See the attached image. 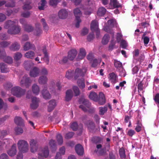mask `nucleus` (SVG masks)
Masks as SVG:
<instances>
[{"mask_svg":"<svg viewBox=\"0 0 159 159\" xmlns=\"http://www.w3.org/2000/svg\"><path fill=\"white\" fill-rule=\"evenodd\" d=\"M18 20L17 19L13 20H7L4 23V28L7 30V33L11 35L18 34L20 31L21 29L18 25Z\"/></svg>","mask_w":159,"mask_h":159,"instance_id":"1","label":"nucleus"},{"mask_svg":"<svg viewBox=\"0 0 159 159\" xmlns=\"http://www.w3.org/2000/svg\"><path fill=\"white\" fill-rule=\"evenodd\" d=\"M89 98L95 102H98L100 105H103L106 102L105 97L104 94L100 92L99 93V98L97 94L94 92H91L89 95Z\"/></svg>","mask_w":159,"mask_h":159,"instance_id":"2","label":"nucleus"},{"mask_svg":"<svg viewBox=\"0 0 159 159\" xmlns=\"http://www.w3.org/2000/svg\"><path fill=\"white\" fill-rule=\"evenodd\" d=\"M17 144L20 153H24L28 151L29 145L27 141L24 140H20Z\"/></svg>","mask_w":159,"mask_h":159,"instance_id":"3","label":"nucleus"},{"mask_svg":"<svg viewBox=\"0 0 159 159\" xmlns=\"http://www.w3.org/2000/svg\"><path fill=\"white\" fill-rule=\"evenodd\" d=\"M11 92L13 95L19 98L25 94V90L17 86L13 88Z\"/></svg>","mask_w":159,"mask_h":159,"instance_id":"4","label":"nucleus"},{"mask_svg":"<svg viewBox=\"0 0 159 159\" xmlns=\"http://www.w3.org/2000/svg\"><path fill=\"white\" fill-rule=\"evenodd\" d=\"M79 107L85 112L88 111L93 113L95 111L94 108L91 107L90 104L87 101L84 102Z\"/></svg>","mask_w":159,"mask_h":159,"instance_id":"5","label":"nucleus"},{"mask_svg":"<svg viewBox=\"0 0 159 159\" xmlns=\"http://www.w3.org/2000/svg\"><path fill=\"white\" fill-rule=\"evenodd\" d=\"M32 82V80L27 75L24 76L20 81V85L22 87L28 88Z\"/></svg>","mask_w":159,"mask_h":159,"instance_id":"6","label":"nucleus"},{"mask_svg":"<svg viewBox=\"0 0 159 159\" xmlns=\"http://www.w3.org/2000/svg\"><path fill=\"white\" fill-rule=\"evenodd\" d=\"M107 22L109 26H104L103 29L105 31L113 35L114 33L112 30L110 28V27H112L116 25V21L115 20L111 19L108 20Z\"/></svg>","mask_w":159,"mask_h":159,"instance_id":"7","label":"nucleus"},{"mask_svg":"<svg viewBox=\"0 0 159 159\" xmlns=\"http://www.w3.org/2000/svg\"><path fill=\"white\" fill-rule=\"evenodd\" d=\"M74 14L75 17L76 21L75 26L77 28H79L80 26V23L81 21L80 17L82 15V13L79 8H77L74 10Z\"/></svg>","mask_w":159,"mask_h":159,"instance_id":"8","label":"nucleus"},{"mask_svg":"<svg viewBox=\"0 0 159 159\" xmlns=\"http://www.w3.org/2000/svg\"><path fill=\"white\" fill-rule=\"evenodd\" d=\"M87 71L86 67L83 68L82 69L77 68L75 70V78L77 79L79 77L83 76Z\"/></svg>","mask_w":159,"mask_h":159,"instance_id":"9","label":"nucleus"},{"mask_svg":"<svg viewBox=\"0 0 159 159\" xmlns=\"http://www.w3.org/2000/svg\"><path fill=\"white\" fill-rule=\"evenodd\" d=\"M78 52L75 49H72L68 52V57L69 60L71 61L74 60L77 55Z\"/></svg>","mask_w":159,"mask_h":159,"instance_id":"10","label":"nucleus"},{"mask_svg":"<svg viewBox=\"0 0 159 159\" xmlns=\"http://www.w3.org/2000/svg\"><path fill=\"white\" fill-rule=\"evenodd\" d=\"M49 154V151L48 148H45L38 154V158L39 159H43L44 158L47 157Z\"/></svg>","mask_w":159,"mask_h":159,"instance_id":"11","label":"nucleus"},{"mask_svg":"<svg viewBox=\"0 0 159 159\" xmlns=\"http://www.w3.org/2000/svg\"><path fill=\"white\" fill-rule=\"evenodd\" d=\"M39 69L38 67H35L31 70L29 75L31 77L35 78L39 75Z\"/></svg>","mask_w":159,"mask_h":159,"instance_id":"12","label":"nucleus"},{"mask_svg":"<svg viewBox=\"0 0 159 159\" xmlns=\"http://www.w3.org/2000/svg\"><path fill=\"white\" fill-rule=\"evenodd\" d=\"M68 15L67 11L65 9L60 10L58 14V17L61 19H64L67 18Z\"/></svg>","mask_w":159,"mask_h":159,"instance_id":"13","label":"nucleus"},{"mask_svg":"<svg viewBox=\"0 0 159 159\" xmlns=\"http://www.w3.org/2000/svg\"><path fill=\"white\" fill-rule=\"evenodd\" d=\"M39 99L34 97L32 98V103L30 106L31 108L34 109H36L39 106Z\"/></svg>","mask_w":159,"mask_h":159,"instance_id":"14","label":"nucleus"},{"mask_svg":"<svg viewBox=\"0 0 159 159\" xmlns=\"http://www.w3.org/2000/svg\"><path fill=\"white\" fill-rule=\"evenodd\" d=\"M86 55V52L85 50L83 48H80L77 57L76 58V60L79 61L83 59Z\"/></svg>","mask_w":159,"mask_h":159,"instance_id":"15","label":"nucleus"},{"mask_svg":"<svg viewBox=\"0 0 159 159\" xmlns=\"http://www.w3.org/2000/svg\"><path fill=\"white\" fill-rule=\"evenodd\" d=\"M20 48V44L17 42H15L13 43L9 47L10 50L16 51L18 50Z\"/></svg>","mask_w":159,"mask_h":159,"instance_id":"16","label":"nucleus"},{"mask_svg":"<svg viewBox=\"0 0 159 159\" xmlns=\"http://www.w3.org/2000/svg\"><path fill=\"white\" fill-rule=\"evenodd\" d=\"M73 97L72 91L70 89H69L66 91L65 98V100L66 101H69L71 100Z\"/></svg>","mask_w":159,"mask_h":159,"instance_id":"17","label":"nucleus"},{"mask_svg":"<svg viewBox=\"0 0 159 159\" xmlns=\"http://www.w3.org/2000/svg\"><path fill=\"white\" fill-rule=\"evenodd\" d=\"M48 81V78L46 76L41 75L38 80V83L40 84H45Z\"/></svg>","mask_w":159,"mask_h":159,"instance_id":"18","label":"nucleus"},{"mask_svg":"<svg viewBox=\"0 0 159 159\" xmlns=\"http://www.w3.org/2000/svg\"><path fill=\"white\" fill-rule=\"evenodd\" d=\"M75 150L77 154L79 155H83L84 151L83 147L80 144H77L75 147Z\"/></svg>","mask_w":159,"mask_h":159,"instance_id":"19","label":"nucleus"},{"mask_svg":"<svg viewBox=\"0 0 159 159\" xmlns=\"http://www.w3.org/2000/svg\"><path fill=\"white\" fill-rule=\"evenodd\" d=\"M108 78L109 80L113 84H115L117 81V76L114 73L109 74Z\"/></svg>","mask_w":159,"mask_h":159,"instance_id":"20","label":"nucleus"},{"mask_svg":"<svg viewBox=\"0 0 159 159\" xmlns=\"http://www.w3.org/2000/svg\"><path fill=\"white\" fill-rule=\"evenodd\" d=\"M16 144H13L11 148L8 151V154L11 156L15 155L16 153Z\"/></svg>","mask_w":159,"mask_h":159,"instance_id":"21","label":"nucleus"},{"mask_svg":"<svg viewBox=\"0 0 159 159\" xmlns=\"http://www.w3.org/2000/svg\"><path fill=\"white\" fill-rule=\"evenodd\" d=\"M86 126L88 129L91 131H93L94 130L95 127L94 123L91 120H89L85 124Z\"/></svg>","mask_w":159,"mask_h":159,"instance_id":"22","label":"nucleus"},{"mask_svg":"<svg viewBox=\"0 0 159 159\" xmlns=\"http://www.w3.org/2000/svg\"><path fill=\"white\" fill-rule=\"evenodd\" d=\"M35 47L34 44H31L29 42H26L24 46V49L25 51H26L30 49H34Z\"/></svg>","mask_w":159,"mask_h":159,"instance_id":"23","label":"nucleus"},{"mask_svg":"<svg viewBox=\"0 0 159 159\" xmlns=\"http://www.w3.org/2000/svg\"><path fill=\"white\" fill-rule=\"evenodd\" d=\"M32 89L34 94L36 95L39 94L40 92V88L37 84H33L32 87Z\"/></svg>","mask_w":159,"mask_h":159,"instance_id":"24","label":"nucleus"},{"mask_svg":"<svg viewBox=\"0 0 159 159\" xmlns=\"http://www.w3.org/2000/svg\"><path fill=\"white\" fill-rule=\"evenodd\" d=\"M24 67L26 70H29L33 66L34 64L30 61H25L23 64Z\"/></svg>","mask_w":159,"mask_h":159,"instance_id":"25","label":"nucleus"},{"mask_svg":"<svg viewBox=\"0 0 159 159\" xmlns=\"http://www.w3.org/2000/svg\"><path fill=\"white\" fill-rule=\"evenodd\" d=\"M56 106V101L54 100H51L49 102V104L48 106V111L50 112L52 111Z\"/></svg>","mask_w":159,"mask_h":159,"instance_id":"26","label":"nucleus"},{"mask_svg":"<svg viewBox=\"0 0 159 159\" xmlns=\"http://www.w3.org/2000/svg\"><path fill=\"white\" fill-rule=\"evenodd\" d=\"M35 56V52L33 51H30L26 52L24 56L27 58L33 59L34 57Z\"/></svg>","mask_w":159,"mask_h":159,"instance_id":"27","label":"nucleus"},{"mask_svg":"<svg viewBox=\"0 0 159 159\" xmlns=\"http://www.w3.org/2000/svg\"><path fill=\"white\" fill-rule=\"evenodd\" d=\"M91 29L92 31H94L98 29V25L97 21L93 20L91 22Z\"/></svg>","mask_w":159,"mask_h":159,"instance_id":"28","label":"nucleus"},{"mask_svg":"<svg viewBox=\"0 0 159 159\" xmlns=\"http://www.w3.org/2000/svg\"><path fill=\"white\" fill-rule=\"evenodd\" d=\"M36 143V141L34 139L31 140L30 142L31 151L32 152H34L37 150V147L35 145Z\"/></svg>","mask_w":159,"mask_h":159,"instance_id":"29","label":"nucleus"},{"mask_svg":"<svg viewBox=\"0 0 159 159\" xmlns=\"http://www.w3.org/2000/svg\"><path fill=\"white\" fill-rule=\"evenodd\" d=\"M110 4L111 8H116L120 7V4L117 1V0H110Z\"/></svg>","mask_w":159,"mask_h":159,"instance_id":"30","label":"nucleus"},{"mask_svg":"<svg viewBox=\"0 0 159 159\" xmlns=\"http://www.w3.org/2000/svg\"><path fill=\"white\" fill-rule=\"evenodd\" d=\"M110 37L109 35L107 34H105L102 38V43L104 45H106L109 41Z\"/></svg>","mask_w":159,"mask_h":159,"instance_id":"31","label":"nucleus"},{"mask_svg":"<svg viewBox=\"0 0 159 159\" xmlns=\"http://www.w3.org/2000/svg\"><path fill=\"white\" fill-rule=\"evenodd\" d=\"M47 3L45 0H41L39 4L38 8L40 10H43L45 7Z\"/></svg>","mask_w":159,"mask_h":159,"instance_id":"32","label":"nucleus"},{"mask_svg":"<svg viewBox=\"0 0 159 159\" xmlns=\"http://www.w3.org/2000/svg\"><path fill=\"white\" fill-rule=\"evenodd\" d=\"M77 84L80 88L83 89L85 87L84 79L83 78L80 79H78Z\"/></svg>","mask_w":159,"mask_h":159,"instance_id":"33","label":"nucleus"},{"mask_svg":"<svg viewBox=\"0 0 159 159\" xmlns=\"http://www.w3.org/2000/svg\"><path fill=\"white\" fill-rule=\"evenodd\" d=\"M1 72L2 73H7L9 71L7 66L4 63H1L0 64Z\"/></svg>","mask_w":159,"mask_h":159,"instance_id":"34","label":"nucleus"},{"mask_svg":"<svg viewBox=\"0 0 159 159\" xmlns=\"http://www.w3.org/2000/svg\"><path fill=\"white\" fill-rule=\"evenodd\" d=\"M42 94L43 97L45 99H48L51 98L50 93L47 90H43L42 91Z\"/></svg>","mask_w":159,"mask_h":159,"instance_id":"35","label":"nucleus"},{"mask_svg":"<svg viewBox=\"0 0 159 159\" xmlns=\"http://www.w3.org/2000/svg\"><path fill=\"white\" fill-rule=\"evenodd\" d=\"M14 121L15 123L18 125H21L23 122V120L20 117H15L14 119Z\"/></svg>","mask_w":159,"mask_h":159,"instance_id":"36","label":"nucleus"},{"mask_svg":"<svg viewBox=\"0 0 159 159\" xmlns=\"http://www.w3.org/2000/svg\"><path fill=\"white\" fill-rule=\"evenodd\" d=\"M106 11V9L103 7L99 8L97 12V14L99 16H102L104 15Z\"/></svg>","mask_w":159,"mask_h":159,"instance_id":"37","label":"nucleus"},{"mask_svg":"<svg viewBox=\"0 0 159 159\" xmlns=\"http://www.w3.org/2000/svg\"><path fill=\"white\" fill-rule=\"evenodd\" d=\"M31 2L30 1H27L26 2L24 6H23V9L25 10H29L32 8V6L30 5Z\"/></svg>","mask_w":159,"mask_h":159,"instance_id":"38","label":"nucleus"},{"mask_svg":"<svg viewBox=\"0 0 159 159\" xmlns=\"http://www.w3.org/2000/svg\"><path fill=\"white\" fill-rule=\"evenodd\" d=\"M101 62V59L99 58L98 59H93V62L92 64V66L93 67H96Z\"/></svg>","mask_w":159,"mask_h":159,"instance_id":"39","label":"nucleus"},{"mask_svg":"<svg viewBox=\"0 0 159 159\" xmlns=\"http://www.w3.org/2000/svg\"><path fill=\"white\" fill-rule=\"evenodd\" d=\"M99 114L101 115H103L107 110V107L106 106L103 107H99Z\"/></svg>","mask_w":159,"mask_h":159,"instance_id":"40","label":"nucleus"},{"mask_svg":"<svg viewBox=\"0 0 159 159\" xmlns=\"http://www.w3.org/2000/svg\"><path fill=\"white\" fill-rule=\"evenodd\" d=\"M7 108V104L6 103H4L3 100L0 98V110L3 109L4 110H6Z\"/></svg>","mask_w":159,"mask_h":159,"instance_id":"41","label":"nucleus"},{"mask_svg":"<svg viewBox=\"0 0 159 159\" xmlns=\"http://www.w3.org/2000/svg\"><path fill=\"white\" fill-rule=\"evenodd\" d=\"M25 30L28 32L32 31L33 30V28L30 25H25L24 27Z\"/></svg>","mask_w":159,"mask_h":159,"instance_id":"42","label":"nucleus"},{"mask_svg":"<svg viewBox=\"0 0 159 159\" xmlns=\"http://www.w3.org/2000/svg\"><path fill=\"white\" fill-rule=\"evenodd\" d=\"M74 74L73 70H68L66 73V76L68 79L71 78L73 76Z\"/></svg>","mask_w":159,"mask_h":159,"instance_id":"43","label":"nucleus"},{"mask_svg":"<svg viewBox=\"0 0 159 159\" xmlns=\"http://www.w3.org/2000/svg\"><path fill=\"white\" fill-rule=\"evenodd\" d=\"M5 6L7 7H14L15 6L14 2L12 0H10L5 4Z\"/></svg>","mask_w":159,"mask_h":159,"instance_id":"44","label":"nucleus"},{"mask_svg":"<svg viewBox=\"0 0 159 159\" xmlns=\"http://www.w3.org/2000/svg\"><path fill=\"white\" fill-rule=\"evenodd\" d=\"M11 44L10 41H4L0 43V46L2 48H6Z\"/></svg>","mask_w":159,"mask_h":159,"instance_id":"45","label":"nucleus"},{"mask_svg":"<svg viewBox=\"0 0 159 159\" xmlns=\"http://www.w3.org/2000/svg\"><path fill=\"white\" fill-rule=\"evenodd\" d=\"M114 65L115 67L118 70L120 68L123 67L121 62L116 60H114Z\"/></svg>","mask_w":159,"mask_h":159,"instance_id":"46","label":"nucleus"},{"mask_svg":"<svg viewBox=\"0 0 159 159\" xmlns=\"http://www.w3.org/2000/svg\"><path fill=\"white\" fill-rule=\"evenodd\" d=\"M22 57V54L20 52H17L15 53L14 57L15 60L18 61Z\"/></svg>","mask_w":159,"mask_h":159,"instance_id":"47","label":"nucleus"},{"mask_svg":"<svg viewBox=\"0 0 159 159\" xmlns=\"http://www.w3.org/2000/svg\"><path fill=\"white\" fill-rule=\"evenodd\" d=\"M41 75L46 76H47L48 74V71L45 68H43L40 70Z\"/></svg>","mask_w":159,"mask_h":159,"instance_id":"48","label":"nucleus"},{"mask_svg":"<svg viewBox=\"0 0 159 159\" xmlns=\"http://www.w3.org/2000/svg\"><path fill=\"white\" fill-rule=\"evenodd\" d=\"M3 60L6 63L9 64L12 63L13 62V59L12 57L9 56L5 57L3 59Z\"/></svg>","mask_w":159,"mask_h":159,"instance_id":"49","label":"nucleus"},{"mask_svg":"<svg viewBox=\"0 0 159 159\" xmlns=\"http://www.w3.org/2000/svg\"><path fill=\"white\" fill-rule=\"evenodd\" d=\"M57 140L59 144H61L63 142L62 136L60 134H58L57 136Z\"/></svg>","mask_w":159,"mask_h":159,"instance_id":"50","label":"nucleus"},{"mask_svg":"<svg viewBox=\"0 0 159 159\" xmlns=\"http://www.w3.org/2000/svg\"><path fill=\"white\" fill-rule=\"evenodd\" d=\"M73 89L74 91L75 96L79 95L80 94V91L79 88L76 86H74Z\"/></svg>","mask_w":159,"mask_h":159,"instance_id":"51","label":"nucleus"},{"mask_svg":"<svg viewBox=\"0 0 159 159\" xmlns=\"http://www.w3.org/2000/svg\"><path fill=\"white\" fill-rule=\"evenodd\" d=\"M49 145L52 149H54L55 151L56 150V142L53 140H51L49 142Z\"/></svg>","mask_w":159,"mask_h":159,"instance_id":"52","label":"nucleus"},{"mask_svg":"<svg viewBox=\"0 0 159 159\" xmlns=\"http://www.w3.org/2000/svg\"><path fill=\"white\" fill-rule=\"evenodd\" d=\"M6 142H7V139H4L2 141H0V151L2 150L3 149Z\"/></svg>","mask_w":159,"mask_h":159,"instance_id":"53","label":"nucleus"},{"mask_svg":"<svg viewBox=\"0 0 159 159\" xmlns=\"http://www.w3.org/2000/svg\"><path fill=\"white\" fill-rule=\"evenodd\" d=\"M120 72V75L121 76L125 77L126 75V73L123 67L120 68L118 70Z\"/></svg>","mask_w":159,"mask_h":159,"instance_id":"54","label":"nucleus"},{"mask_svg":"<svg viewBox=\"0 0 159 159\" xmlns=\"http://www.w3.org/2000/svg\"><path fill=\"white\" fill-rule=\"evenodd\" d=\"M41 22L43 25L44 30H48V27L47 25L45 19L44 18L42 19L41 20Z\"/></svg>","mask_w":159,"mask_h":159,"instance_id":"55","label":"nucleus"},{"mask_svg":"<svg viewBox=\"0 0 159 159\" xmlns=\"http://www.w3.org/2000/svg\"><path fill=\"white\" fill-rule=\"evenodd\" d=\"M119 153L121 157L122 158L125 157V151L123 148H121L119 150Z\"/></svg>","mask_w":159,"mask_h":159,"instance_id":"56","label":"nucleus"},{"mask_svg":"<svg viewBox=\"0 0 159 159\" xmlns=\"http://www.w3.org/2000/svg\"><path fill=\"white\" fill-rule=\"evenodd\" d=\"M6 56V53L4 50H0V59H3Z\"/></svg>","mask_w":159,"mask_h":159,"instance_id":"57","label":"nucleus"},{"mask_svg":"<svg viewBox=\"0 0 159 159\" xmlns=\"http://www.w3.org/2000/svg\"><path fill=\"white\" fill-rule=\"evenodd\" d=\"M15 131L16 133L18 134H20L23 133V130L21 128L17 127L15 129Z\"/></svg>","mask_w":159,"mask_h":159,"instance_id":"58","label":"nucleus"},{"mask_svg":"<svg viewBox=\"0 0 159 159\" xmlns=\"http://www.w3.org/2000/svg\"><path fill=\"white\" fill-rule=\"evenodd\" d=\"M58 2V0H50L49 4L53 7H55L57 4Z\"/></svg>","mask_w":159,"mask_h":159,"instance_id":"59","label":"nucleus"},{"mask_svg":"<svg viewBox=\"0 0 159 159\" xmlns=\"http://www.w3.org/2000/svg\"><path fill=\"white\" fill-rule=\"evenodd\" d=\"M8 37L6 34L2 33L0 34V39L2 40H7Z\"/></svg>","mask_w":159,"mask_h":159,"instance_id":"60","label":"nucleus"},{"mask_svg":"<svg viewBox=\"0 0 159 159\" xmlns=\"http://www.w3.org/2000/svg\"><path fill=\"white\" fill-rule=\"evenodd\" d=\"M127 46V43L124 40H122L120 42V46L123 48H125Z\"/></svg>","mask_w":159,"mask_h":159,"instance_id":"61","label":"nucleus"},{"mask_svg":"<svg viewBox=\"0 0 159 159\" xmlns=\"http://www.w3.org/2000/svg\"><path fill=\"white\" fill-rule=\"evenodd\" d=\"M88 29L86 28H84L82 30L81 34L82 36L85 35L88 33Z\"/></svg>","mask_w":159,"mask_h":159,"instance_id":"62","label":"nucleus"},{"mask_svg":"<svg viewBox=\"0 0 159 159\" xmlns=\"http://www.w3.org/2000/svg\"><path fill=\"white\" fill-rule=\"evenodd\" d=\"M70 127L73 130H76L78 128V124L76 122H74L71 124Z\"/></svg>","mask_w":159,"mask_h":159,"instance_id":"63","label":"nucleus"},{"mask_svg":"<svg viewBox=\"0 0 159 159\" xmlns=\"http://www.w3.org/2000/svg\"><path fill=\"white\" fill-rule=\"evenodd\" d=\"M7 18L6 16L2 13H0V22H2Z\"/></svg>","mask_w":159,"mask_h":159,"instance_id":"64","label":"nucleus"}]
</instances>
